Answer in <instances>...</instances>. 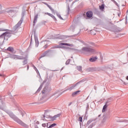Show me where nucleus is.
<instances>
[{
  "instance_id": "f8f14e48",
  "label": "nucleus",
  "mask_w": 128,
  "mask_h": 128,
  "mask_svg": "<svg viewBox=\"0 0 128 128\" xmlns=\"http://www.w3.org/2000/svg\"><path fill=\"white\" fill-rule=\"evenodd\" d=\"M60 46H74V44H70L68 43H60L59 44Z\"/></svg>"
},
{
  "instance_id": "a211bd4d",
  "label": "nucleus",
  "mask_w": 128,
  "mask_h": 128,
  "mask_svg": "<svg viewBox=\"0 0 128 128\" xmlns=\"http://www.w3.org/2000/svg\"><path fill=\"white\" fill-rule=\"evenodd\" d=\"M78 92H80V90H78V91H76V92H73L72 94V96H73V97L76 96L78 94Z\"/></svg>"
},
{
  "instance_id": "393cba45",
  "label": "nucleus",
  "mask_w": 128,
  "mask_h": 128,
  "mask_svg": "<svg viewBox=\"0 0 128 128\" xmlns=\"http://www.w3.org/2000/svg\"><path fill=\"white\" fill-rule=\"evenodd\" d=\"M56 14L57 16H58V18H60V20H64V18H62V16H60V14L58 12H56Z\"/></svg>"
},
{
  "instance_id": "2eb2a0df",
  "label": "nucleus",
  "mask_w": 128,
  "mask_h": 128,
  "mask_svg": "<svg viewBox=\"0 0 128 128\" xmlns=\"http://www.w3.org/2000/svg\"><path fill=\"white\" fill-rule=\"evenodd\" d=\"M24 58H25L24 60H23V66H24L25 64H28V56H26L24 57Z\"/></svg>"
},
{
  "instance_id": "37998d69",
  "label": "nucleus",
  "mask_w": 128,
  "mask_h": 128,
  "mask_svg": "<svg viewBox=\"0 0 128 128\" xmlns=\"http://www.w3.org/2000/svg\"><path fill=\"white\" fill-rule=\"evenodd\" d=\"M115 32H120V30H116Z\"/></svg>"
},
{
  "instance_id": "7c9ffc66",
  "label": "nucleus",
  "mask_w": 128,
  "mask_h": 128,
  "mask_svg": "<svg viewBox=\"0 0 128 128\" xmlns=\"http://www.w3.org/2000/svg\"><path fill=\"white\" fill-rule=\"evenodd\" d=\"M78 121L82 122V116L79 117Z\"/></svg>"
},
{
  "instance_id": "864d4df0",
  "label": "nucleus",
  "mask_w": 128,
  "mask_h": 128,
  "mask_svg": "<svg viewBox=\"0 0 128 128\" xmlns=\"http://www.w3.org/2000/svg\"><path fill=\"white\" fill-rule=\"evenodd\" d=\"M0 76H2V74H0Z\"/></svg>"
},
{
  "instance_id": "79ce46f5",
  "label": "nucleus",
  "mask_w": 128,
  "mask_h": 128,
  "mask_svg": "<svg viewBox=\"0 0 128 128\" xmlns=\"http://www.w3.org/2000/svg\"><path fill=\"white\" fill-rule=\"evenodd\" d=\"M46 128H48V123H47L46 124Z\"/></svg>"
},
{
  "instance_id": "c03bdc74",
  "label": "nucleus",
  "mask_w": 128,
  "mask_h": 128,
  "mask_svg": "<svg viewBox=\"0 0 128 128\" xmlns=\"http://www.w3.org/2000/svg\"><path fill=\"white\" fill-rule=\"evenodd\" d=\"M0 110H4V108L0 106Z\"/></svg>"
},
{
  "instance_id": "20e7f679",
  "label": "nucleus",
  "mask_w": 128,
  "mask_h": 128,
  "mask_svg": "<svg viewBox=\"0 0 128 128\" xmlns=\"http://www.w3.org/2000/svg\"><path fill=\"white\" fill-rule=\"evenodd\" d=\"M22 22H24V18H22L18 22V23L12 28V32H18L20 28V26H22Z\"/></svg>"
},
{
  "instance_id": "6e6552de",
  "label": "nucleus",
  "mask_w": 128,
  "mask_h": 128,
  "mask_svg": "<svg viewBox=\"0 0 128 128\" xmlns=\"http://www.w3.org/2000/svg\"><path fill=\"white\" fill-rule=\"evenodd\" d=\"M86 16H87V18H92V11H88L86 13Z\"/></svg>"
},
{
  "instance_id": "09e8293b",
  "label": "nucleus",
  "mask_w": 128,
  "mask_h": 128,
  "mask_svg": "<svg viewBox=\"0 0 128 128\" xmlns=\"http://www.w3.org/2000/svg\"><path fill=\"white\" fill-rule=\"evenodd\" d=\"M70 104H72V102H70V103L68 104V106H70Z\"/></svg>"
},
{
  "instance_id": "9b49d317",
  "label": "nucleus",
  "mask_w": 128,
  "mask_h": 128,
  "mask_svg": "<svg viewBox=\"0 0 128 128\" xmlns=\"http://www.w3.org/2000/svg\"><path fill=\"white\" fill-rule=\"evenodd\" d=\"M38 14H36V15L34 16L33 26H34L36 24V23L38 21Z\"/></svg>"
},
{
  "instance_id": "dca6fc26",
  "label": "nucleus",
  "mask_w": 128,
  "mask_h": 128,
  "mask_svg": "<svg viewBox=\"0 0 128 128\" xmlns=\"http://www.w3.org/2000/svg\"><path fill=\"white\" fill-rule=\"evenodd\" d=\"M34 40H35V42H36V46L38 47V46L39 42H38V37L36 36V35H34Z\"/></svg>"
},
{
  "instance_id": "4468645a",
  "label": "nucleus",
  "mask_w": 128,
  "mask_h": 128,
  "mask_svg": "<svg viewBox=\"0 0 128 128\" xmlns=\"http://www.w3.org/2000/svg\"><path fill=\"white\" fill-rule=\"evenodd\" d=\"M98 60V56H96L94 57H92L90 59V62H96Z\"/></svg>"
},
{
  "instance_id": "052dcab7",
  "label": "nucleus",
  "mask_w": 128,
  "mask_h": 128,
  "mask_svg": "<svg viewBox=\"0 0 128 128\" xmlns=\"http://www.w3.org/2000/svg\"><path fill=\"white\" fill-rule=\"evenodd\" d=\"M31 40H32V38H31Z\"/></svg>"
},
{
  "instance_id": "a19ab883",
  "label": "nucleus",
  "mask_w": 128,
  "mask_h": 128,
  "mask_svg": "<svg viewBox=\"0 0 128 128\" xmlns=\"http://www.w3.org/2000/svg\"><path fill=\"white\" fill-rule=\"evenodd\" d=\"M69 50H74V48H69Z\"/></svg>"
},
{
  "instance_id": "e433bc0d",
  "label": "nucleus",
  "mask_w": 128,
  "mask_h": 128,
  "mask_svg": "<svg viewBox=\"0 0 128 128\" xmlns=\"http://www.w3.org/2000/svg\"><path fill=\"white\" fill-rule=\"evenodd\" d=\"M46 88H44L43 91H42V94H44V92H46Z\"/></svg>"
},
{
  "instance_id": "6ab92c4d",
  "label": "nucleus",
  "mask_w": 128,
  "mask_h": 128,
  "mask_svg": "<svg viewBox=\"0 0 128 128\" xmlns=\"http://www.w3.org/2000/svg\"><path fill=\"white\" fill-rule=\"evenodd\" d=\"M24 56H20L18 55L16 56V60H24Z\"/></svg>"
},
{
  "instance_id": "f704fd0d",
  "label": "nucleus",
  "mask_w": 128,
  "mask_h": 128,
  "mask_svg": "<svg viewBox=\"0 0 128 128\" xmlns=\"http://www.w3.org/2000/svg\"><path fill=\"white\" fill-rule=\"evenodd\" d=\"M49 8L50 10H51V12H54V8H52L50 7Z\"/></svg>"
},
{
  "instance_id": "412c9836",
  "label": "nucleus",
  "mask_w": 128,
  "mask_h": 128,
  "mask_svg": "<svg viewBox=\"0 0 128 128\" xmlns=\"http://www.w3.org/2000/svg\"><path fill=\"white\" fill-rule=\"evenodd\" d=\"M6 50L8 52H13L14 50V48L12 47H10V46L8 47Z\"/></svg>"
},
{
  "instance_id": "1a4fd4ad",
  "label": "nucleus",
  "mask_w": 128,
  "mask_h": 128,
  "mask_svg": "<svg viewBox=\"0 0 128 128\" xmlns=\"http://www.w3.org/2000/svg\"><path fill=\"white\" fill-rule=\"evenodd\" d=\"M60 116H62V114H59L54 116L51 118L52 120H56V118H60Z\"/></svg>"
},
{
  "instance_id": "de8ad7c7",
  "label": "nucleus",
  "mask_w": 128,
  "mask_h": 128,
  "mask_svg": "<svg viewBox=\"0 0 128 128\" xmlns=\"http://www.w3.org/2000/svg\"><path fill=\"white\" fill-rule=\"evenodd\" d=\"M112 2H116V1L114 0H112Z\"/></svg>"
},
{
  "instance_id": "58836bf2",
  "label": "nucleus",
  "mask_w": 128,
  "mask_h": 128,
  "mask_svg": "<svg viewBox=\"0 0 128 128\" xmlns=\"http://www.w3.org/2000/svg\"><path fill=\"white\" fill-rule=\"evenodd\" d=\"M42 126H43V128H46V124H42Z\"/></svg>"
},
{
  "instance_id": "a18cd8bd",
  "label": "nucleus",
  "mask_w": 128,
  "mask_h": 128,
  "mask_svg": "<svg viewBox=\"0 0 128 128\" xmlns=\"http://www.w3.org/2000/svg\"><path fill=\"white\" fill-rule=\"evenodd\" d=\"M28 68H30V66H28V65L27 66V70H28Z\"/></svg>"
},
{
  "instance_id": "3c124183",
  "label": "nucleus",
  "mask_w": 128,
  "mask_h": 128,
  "mask_svg": "<svg viewBox=\"0 0 128 128\" xmlns=\"http://www.w3.org/2000/svg\"><path fill=\"white\" fill-rule=\"evenodd\" d=\"M45 117H46V116H45L44 115V118Z\"/></svg>"
},
{
  "instance_id": "c756f323",
  "label": "nucleus",
  "mask_w": 128,
  "mask_h": 128,
  "mask_svg": "<svg viewBox=\"0 0 128 128\" xmlns=\"http://www.w3.org/2000/svg\"><path fill=\"white\" fill-rule=\"evenodd\" d=\"M70 62V59H68L66 62V64H69Z\"/></svg>"
},
{
  "instance_id": "f257e3e1",
  "label": "nucleus",
  "mask_w": 128,
  "mask_h": 128,
  "mask_svg": "<svg viewBox=\"0 0 128 128\" xmlns=\"http://www.w3.org/2000/svg\"><path fill=\"white\" fill-rule=\"evenodd\" d=\"M7 114L10 116L11 118H12L14 122H17L18 124H20V126H23L24 128H28V124H26L24 122L20 120V119L14 115V113L8 112H7Z\"/></svg>"
},
{
  "instance_id": "4be33fe9",
  "label": "nucleus",
  "mask_w": 128,
  "mask_h": 128,
  "mask_svg": "<svg viewBox=\"0 0 128 128\" xmlns=\"http://www.w3.org/2000/svg\"><path fill=\"white\" fill-rule=\"evenodd\" d=\"M99 8L100 10L104 11V4H102L100 6H99Z\"/></svg>"
},
{
  "instance_id": "cd10ccee",
  "label": "nucleus",
  "mask_w": 128,
  "mask_h": 128,
  "mask_svg": "<svg viewBox=\"0 0 128 128\" xmlns=\"http://www.w3.org/2000/svg\"><path fill=\"white\" fill-rule=\"evenodd\" d=\"M108 120V117L104 116V117L102 120V122H106V120Z\"/></svg>"
},
{
  "instance_id": "ddd939ff",
  "label": "nucleus",
  "mask_w": 128,
  "mask_h": 128,
  "mask_svg": "<svg viewBox=\"0 0 128 128\" xmlns=\"http://www.w3.org/2000/svg\"><path fill=\"white\" fill-rule=\"evenodd\" d=\"M50 52V50L46 51L44 52V54H43L42 55L40 56V58H44V57L46 56V54H48V52Z\"/></svg>"
},
{
  "instance_id": "6e6d98bb",
  "label": "nucleus",
  "mask_w": 128,
  "mask_h": 128,
  "mask_svg": "<svg viewBox=\"0 0 128 128\" xmlns=\"http://www.w3.org/2000/svg\"><path fill=\"white\" fill-rule=\"evenodd\" d=\"M118 16H120V14H118Z\"/></svg>"
},
{
  "instance_id": "7ed1b4c3",
  "label": "nucleus",
  "mask_w": 128,
  "mask_h": 128,
  "mask_svg": "<svg viewBox=\"0 0 128 128\" xmlns=\"http://www.w3.org/2000/svg\"><path fill=\"white\" fill-rule=\"evenodd\" d=\"M6 12L8 13L9 16L11 18H14L16 14V12L18 11L16 10L15 8H8L6 9Z\"/></svg>"
},
{
  "instance_id": "a878e982",
  "label": "nucleus",
  "mask_w": 128,
  "mask_h": 128,
  "mask_svg": "<svg viewBox=\"0 0 128 128\" xmlns=\"http://www.w3.org/2000/svg\"><path fill=\"white\" fill-rule=\"evenodd\" d=\"M112 102V100L111 98H109L107 100V102H106V104L109 106V104H110V102Z\"/></svg>"
},
{
  "instance_id": "603ef678",
  "label": "nucleus",
  "mask_w": 128,
  "mask_h": 128,
  "mask_svg": "<svg viewBox=\"0 0 128 128\" xmlns=\"http://www.w3.org/2000/svg\"><path fill=\"white\" fill-rule=\"evenodd\" d=\"M126 20H128V18H127V17H126Z\"/></svg>"
},
{
  "instance_id": "b1692460",
  "label": "nucleus",
  "mask_w": 128,
  "mask_h": 128,
  "mask_svg": "<svg viewBox=\"0 0 128 128\" xmlns=\"http://www.w3.org/2000/svg\"><path fill=\"white\" fill-rule=\"evenodd\" d=\"M16 54H11L10 55V58H13L14 60H16Z\"/></svg>"
},
{
  "instance_id": "2f4dec72",
  "label": "nucleus",
  "mask_w": 128,
  "mask_h": 128,
  "mask_svg": "<svg viewBox=\"0 0 128 128\" xmlns=\"http://www.w3.org/2000/svg\"><path fill=\"white\" fill-rule=\"evenodd\" d=\"M20 113L21 114L22 116H24V111H20Z\"/></svg>"
},
{
  "instance_id": "13d9d810",
  "label": "nucleus",
  "mask_w": 128,
  "mask_h": 128,
  "mask_svg": "<svg viewBox=\"0 0 128 128\" xmlns=\"http://www.w3.org/2000/svg\"><path fill=\"white\" fill-rule=\"evenodd\" d=\"M68 10H70V8H68Z\"/></svg>"
},
{
  "instance_id": "f03ea898",
  "label": "nucleus",
  "mask_w": 128,
  "mask_h": 128,
  "mask_svg": "<svg viewBox=\"0 0 128 128\" xmlns=\"http://www.w3.org/2000/svg\"><path fill=\"white\" fill-rule=\"evenodd\" d=\"M81 54H94L96 52V50L90 47H83L80 50Z\"/></svg>"
},
{
  "instance_id": "473e14b6",
  "label": "nucleus",
  "mask_w": 128,
  "mask_h": 128,
  "mask_svg": "<svg viewBox=\"0 0 128 128\" xmlns=\"http://www.w3.org/2000/svg\"><path fill=\"white\" fill-rule=\"evenodd\" d=\"M48 44H46L45 46H44V48H48Z\"/></svg>"
},
{
  "instance_id": "aec40b11",
  "label": "nucleus",
  "mask_w": 128,
  "mask_h": 128,
  "mask_svg": "<svg viewBox=\"0 0 128 128\" xmlns=\"http://www.w3.org/2000/svg\"><path fill=\"white\" fill-rule=\"evenodd\" d=\"M90 46H88V47L91 48H94V46H96V44L92 42H90Z\"/></svg>"
},
{
  "instance_id": "4d7b16f0",
  "label": "nucleus",
  "mask_w": 128,
  "mask_h": 128,
  "mask_svg": "<svg viewBox=\"0 0 128 128\" xmlns=\"http://www.w3.org/2000/svg\"><path fill=\"white\" fill-rule=\"evenodd\" d=\"M98 116H100V115H99Z\"/></svg>"
},
{
  "instance_id": "bf43d9fd",
  "label": "nucleus",
  "mask_w": 128,
  "mask_h": 128,
  "mask_svg": "<svg viewBox=\"0 0 128 128\" xmlns=\"http://www.w3.org/2000/svg\"><path fill=\"white\" fill-rule=\"evenodd\" d=\"M43 120H44V119H43Z\"/></svg>"
},
{
  "instance_id": "49530a36",
  "label": "nucleus",
  "mask_w": 128,
  "mask_h": 128,
  "mask_svg": "<svg viewBox=\"0 0 128 128\" xmlns=\"http://www.w3.org/2000/svg\"><path fill=\"white\" fill-rule=\"evenodd\" d=\"M35 128H38V126L37 125H36L35 126H34Z\"/></svg>"
},
{
  "instance_id": "5fc2aeb1",
  "label": "nucleus",
  "mask_w": 128,
  "mask_h": 128,
  "mask_svg": "<svg viewBox=\"0 0 128 128\" xmlns=\"http://www.w3.org/2000/svg\"><path fill=\"white\" fill-rule=\"evenodd\" d=\"M69 2H72V0H69Z\"/></svg>"
},
{
  "instance_id": "ea45409f",
  "label": "nucleus",
  "mask_w": 128,
  "mask_h": 128,
  "mask_svg": "<svg viewBox=\"0 0 128 128\" xmlns=\"http://www.w3.org/2000/svg\"><path fill=\"white\" fill-rule=\"evenodd\" d=\"M56 48H60V46H55Z\"/></svg>"
},
{
  "instance_id": "0eeeda50",
  "label": "nucleus",
  "mask_w": 128,
  "mask_h": 128,
  "mask_svg": "<svg viewBox=\"0 0 128 128\" xmlns=\"http://www.w3.org/2000/svg\"><path fill=\"white\" fill-rule=\"evenodd\" d=\"M84 82V80H81L80 81L78 82L74 85H72L70 87V88L68 89V90H74V88H76V86L78 84H80V82Z\"/></svg>"
},
{
  "instance_id": "bb28decb",
  "label": "nucleus",
  "mask_w": 128,
  "mask_h": 128,
  "mask_svg": "<svg viewBox=\"0 0 128 128\" xmlns=\"http://www.w3.org/2000/svg\"><path fill=\"white\" fill-rule=\"evenodd\" d=\"M94 120H92V119L88 120L86 123V126H88L90 124H92V122H94Z\"/></svg>"
},
{
  "instance_id": "39448f33",
  "label": "nucleus",
  "mask_w": 128,
  "mask_h": 128,
  "mask_svg": "<svg viewBox=\"0 0 128 128\" xmlns=\"http://www.w3.org/2000/svg\"><path fill=\"white\" fill-rule=\"evenodd\" d=\"M0 38H4V40H8L10 36H12V34L8 32H5L3 33L0 36Z\"/></svg>"
},
{
  "instance_id": "4c0bfd02",
  "label": "nucleus",
  "mask_w": 128,
  "mask_h": 128,
  "mask_svg": "<svg viewBox=\"0 0 128 128\" xmlns=\"http://www.w3.org/2000/svg\"><path fill=\"white\" fill-rule=\"evenodd\" d=\"M92 126H94V124H91L88 128H92Z\"/></svg>"
},
{
  "instance_id": "9d476101",
  "label": "nucleus",
  "mask_w": 128,
  "mask_h": 128,
  "mask_svg": "<svg viewBox=\"0 0 128 128\" xmlns=\"http://www.w3.org/2000/svg\"><path fill=\"white\" fill-rule=\"evenodd\" d=\"M45 14H48V16H50L51 18H53V20H55V22H56V18L54 16L52 15V14H51L48 12H46Z\"/></svg>"
},
{
  "instance_id": "c85d7f7f",
  "label": "nucleus",
  "mask_w": 128,
  "mask_h": 128,
  "mask_svg": "<svg viewBox=\"0 0 128 128\" xmlns=\"http://www.w3.org/2000/svg\"><path fill=\"white\" fill-rule=\"evenodd\" d=\"M77 68V70H79V72H82V66H76Z\"/></svg>"
},
{
  "instance_id": "8fccbe9b",
  "label": "nucleus",
  "mask_w": 128,
  "mask_h": 128,
  "mask_svg": "<svg viewBox=\"0 0 128 128\" xmlns=\"http://www.w3.org/2000/svg\"><path fill=\"white\" fill-rule=\"evenodd\" d=\"M126 79L127 80H128V76H126Z\"/></svg>"
},
{
  "instance_id": "f3484780",
  "label": "nucleus",
  "mask_w": 128,
  "mask_h": 128,
  "mask_svg": "<svg viewBox=\"0 0 128 128\" xmlns=\"http://www.w3.org/2000/svg\"><path fill=\"white\" fill-rule=\"evenodd\" d=\"M108 104H106L103 107V108L102 110V112H106V108H108Z\"/></svg>"
},
{
  "instance_id": "5701e85b",
  "label": "nucleus",
  "mask_w": 128,
  "mask_h": 128,
  "mask_svg": "<svg viewBox=\"0 0 128 128\" xmlns=\"http://www.w3.org/2000/svg\"><path fill=\"white\" fill-rule=\"evenodd\" d=\"M33 68H34V70H36V74H39L40 76V72H38V68H36L35 66L34 65H33Z\"/></svg>"
},
{
  "instance_id": "423d86ee",
  "label": "nucleus",
  "mask_w": 128,
  "mask_h": 128,
  "mask_svg": "<svg viewBox=\"0 0 128 128\" xmlns=\"http://www.w3.org/2000/svg\"><path fill=\"white\" fill-rule=\"evenodd\" d=\"M45 82H50V79H48V78L45 79V80L40 84V88L37 90L36 92H40V90H42V86H44V84Z\"/></svg>"
},
{
  "instance_id": "c9c22d12",
  "label": "nucleus",
  "mask_w": 128,
  "mask_h": 128,
  "mask_svg": "<svg viewBox=\"0 0 128 128\" xmlns=\"http://www.w3.org/2000/svg\"><path fill=\"white\" fill-rule=\"evenodd\" d=\"M8 30H2V28H0V32H6Z\"/></svg>"
},
{
  "instance_id": "72a5a7b5",
  "label": "nucleus",
  "mask_w": 128,
  "mask_h": 128,
  "mask_svg": "<svg viewBox=\"0 0 128 128\" xmlns=\"http://www.w3.org/2000/svg\"><path fill=\"white\" fill-rule=\"evenodd\" d=\"M44 4H46V6H48V8H49L52 7L50 6V4H48L46 2H44Z\"/></svg>"
}]
</instances>
